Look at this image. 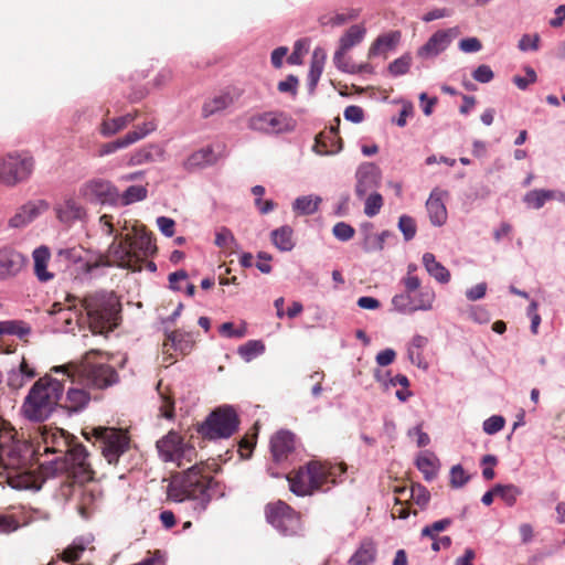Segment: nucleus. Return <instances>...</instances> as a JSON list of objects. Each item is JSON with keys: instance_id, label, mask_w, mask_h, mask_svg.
<instances>
[{"instance_id": "1", "label": "nucleus", "mask_w": 565, "mask_h": 565, "mask_svg": "<svg viewBox=\"0 0 565 565\" xmlns=\"http://www.w3.org/2000/svg\"><path fill=\"white\" fill-rule=\"evenodd\" d=\"M42 445L39 446L44 454H60L53 463L54 471L65 473L81 482L90 481L94 471L88 462V452L81 444L74 443V437L60 428L44 427L41 431Z\"/></svg>"}, {"instance_id": "2", "label": "nucleus", "mask_w": 565, "mask_h": 565, "mask_svg": "<svg viewBox=\"0 0 565 565\" xmlns=\"http://www.w3.org/2000/svg\"><path fill=\"white\" fill-rule=\"evenodd\" d=\"M204 471L205 465L200 462L174 476L168 486V498L174 502L195 501L194 510L203 512L211 501L209 491L213 480Z\"/></svg>"}, {"instance_id": "3", "label": "nucleus", "mask_w": 565, "mask_h": 565, "mask_svg": "<svg viewBox=\"0 0 565 565\" xmlns=\"http://www.w3.org/2000/svg\"><path fill=\"white\" fill-rule=\"evenodd\" d=\"M85 316L75 313L76 323L82 321L88 323L93 333H105L114 330L120 319V302L114 292L98 291L85 296L81 301Z\"/></svg>"}, {"instance_id": "4", "label": "nucleus", "mask_w": 565, "mask_h": 565, "mask_svg": "<svg viewBox=\"0 0 565 565\" xmlns=\"http://www.w3.org/2000/svg\"><path fill=\"white\" fill-rule=\"evenodd\" d=\"M63 392L64 386L58 380L49 375L39 379L25 396L21 414L30 422L46 420L57 407Z\"/></svg>"}, {"instance_id": "5", "label": "nucleus", "mask_w": 565, "mask_h": 565, "mask_svg": "<svg viewBox=\"0 0 565 565\" xmlns=\"http://www.w3.org/2000/svg\"><path fill=\"white\" fill-rule=\"evenodd\" d=\"M344 471L341 465L311 461L288 478L290 490L297 495H310L315 491L324 490V486L329 483H335L338 476Z\"/></svg>"}, {"instance_id": "6", "label": "nucleus", "mask_w": 565, "mask_h": 565, "mask_svg": "<svg viewBox=\"0 0 565 565\" xmlns=\"http://www.w3.org/2000/svg\"><path fill=\"white\" fill-rule=\"evenodd\" d=\"M55 372H64L73 382L89 387L104 388L117 381L116 372L105 364H93L88 361L54 366Z\"/></svg>"}, {"instance_id": "7", "label": "nucleus", "mask_w": 565, "mask_h": 565, "mask_svg": "<svg viewBox=\"0 0 565 565\" xmlns=\"http://www.w3.org/2000/svg\"><path fill=\"white\" fill-rule=\"evenodd\" d=\"M92 435L98 443L103 457L110 465H116L119 458L130 448V438L128 433L114 427H93L85 437L89 439Z\"/></svg>"}, {"instance_id": "8", "label": "nucleus", "mask_w": 565, "mask_h": 565, "mask_svg": "<svg viewBox=\"0 0 565 565\" xmlns=\"http://www.w3.org/2000/svg\"><path fill=\"white\" fill-rule=\"evenodd\" d=\"M13 429H0V469L17 471L26 466L31 447L18 439Z\"/></svg>"}, {"instance_id": "9", "label": "nucleus", "mask_w": 565, "mask_h": 565, "mask_svg": "<svg viewBox=\"0 0 565 565\" xmlns=\"http://www.w3.org/2000/svg\"><path fill=\"white\" fill-rule=\"evenodd\" d=\"M137 258H132L129 250V237H121L110 244L107 254L99 255L95 260L85 263V270L92 273L98 267L118 266L121 268L131 269L132 271H140V266L137 265Z\"/></svg>"}, {"instance_id": "10", "label": "nucleus", "mask_w": 565, "mask_h": 565, "mask_svg": "<svg viewBox=\"0 0 565 565\" xmlns=\"http://www.w3.org/2000/svg\"><path fill=\"white\" fill-rule=\"evenodd\" d=\"M238 417L231 406H223L212 412L200 425L199 433L209 439L231 437L238 427Z\"/></svg>"}, {"instance_id": "11", "label": "nucleus", "mask_w": 565, "mask_h": 565, "mask_svg": "<svg viewBox=\"0 0 565 565\" xmlns=\"http://www.w3.org/2000/svg\"><path fill=\"white\" fill-rule=\"evenodd\" d=\"M34 170V159L28 152H10L0 160V182L13 186L26 181Z\"/></svg>"}, {"instance_id": "12", "label": "nucleus", "mask_w": 565, "mask_h": 565, "mask_svg": "<svg viewBox=\"0 0 565 565\" xmlns=\"http://www.w3.org/2000/svg\"><path fill=\"white\" fill-rule=\"evenodd\" d=\"M247 127L260 134L280 135L295 130L296 120L284 111L270 110L249 116Z\"/></svg>"}, {"instance_id": "13", "label": "nucleus", "mask_w": 565, "mask_h": 565, "mask_svg": "<svg viewBox=\"0 0 565 565\" xmlns=\"http://www.w3.org/2000/svg\"><path fill=\"white\" fill-rule=\"evenodd\" d=\"M157 450L160 458L166 462H175L178 467H183L196 459L195 448L182 440V437L175 431H169L164 437L157 441Z\"/></svg>"}, {"instance_id": "14", "label": "nucleus", "mask_w": 565, "mask_h": 565, "mask_svg": "<svg viewBox=\"0 0 565 565\" xmlns=\"http://www.w3.org/2000/svg\"><path fill=\"white\" fill-rule=\"evenodd\" d=\"M266 519L284 535H295L300 530V519L285 502L278 501L266 507Z\"/></svg>"}, {"instance_id": "15", "label": "nucleus", "mask_w": 565, "mask_h": 565, "mask_svg": "<svg viewBox=\"0 0 565 565\" xmlns=\"http://www.w3.org/2000/svg\"><path fill=\"white\" fill-rule=\"evenodd\" d=\"M79 194L89 202L117 205L119 203L118 189L107 180L94 179L87 181L79 189Z\"/></svg>"}, {"instance_id": "16", "label": "nucleus", "mask_w": 565, "mask_h": 565, "mask_svg": "<svg viewBox=\"0 0 565 565\" xmlns=\"http://www.w3.org/2000/svg\"><path fill=\"white\" fill-rule=\"evenodd\" d=\"M71 479L73 482L62 484L60 493L66 500L71 498L77 499V511L84 519H87L94 510L96 497L93 490L84 487V483L87 481L81 482L74 478Z\"/></svg>"}, {"instance_id": "17", "label": "nucleus", "mask_w": 565, "mask_h": 565, "mask_svg": "<svg viewBox=\"0 0 565 565\" xmlns=\"http://www.w3.org/2000/svg\"><path fill=\"white\" fill-rule=\"evenodd\" d=\"M132 234H126L129 237V250L132 258H137V265L140 266V271L143 268V262L152 256L157 247L152 242L151 234L148 233L143 227L139 228L135 226Z\"/></svg>"}, {"instance_id": "18", "label": "nucleus", "mask_w": 565, "mask_h": 565, "mask_svg": "<svg viewBox=\"0 0 565 565\" xmlns=\"http://www.w3.org/2000/svg\"><path fill=\"white\" fill-rule=\"evenodd\" d=\"M455 29L438 30L428 41L418 49L417 55L420 58H433L443 53L451 43Z\"/></svg>"}, {"instance_id": "19", "label": "nucleus", "mask_w": 565, "mask_h": 565, "mask_svg": "<svg viewBox=\"0 0 565 565\" xmlns=\"http://www.w3.org/2000/svg\"><path fill=\"white\" fill-rule=\"evenodd\" d=\"M381 182V173L373 163H366L356 171L355 194L359 198L365 196L370 191L379 188Z\"/></svg>"}, {"instance_id": "20", "label": "nucleus", "mask_w": 565, "mask_h": 565, "mask_svg": "<svg viewBox=\"0 0 565 565\" xmlns=\"http://www.w3.org/2000/svg\"><path fill=\"white\" fill-rule=\"evenodd\" d=\"M47 210L49 203L44 200L29 201L18 209L9 220V226L13 228L23 227Z\"/></svg>"}, {"instance_id": "21", "label": "nucleus", "mask_w": 565, "mask_h": 565, "mask_svg": "<svg viewBox=\"0 0 565 565\" xmlns=\"http://www.w3.org/2000/svg\"><path fill=\"white\" fill-rule=\"evenodd\" d=\"M295 448V435L288 430H279L270 439V452L276 462L286 461Z\"/></svg>"}, {"instance_id": "22", "label": "nucleus", "mask_w": 565, "mask_h": 565, "mask_svg": "<svg viewBox=\"0 0 565 565\" xmlns=\"http://www.w3.org/2000/svg\"><path fill=\"white\" fill-rule=\"evenodd\" d=\"M338 126L330 127L321 131L316 137L313 149L319 154H334L342 149V139L339 136L340 119L337 118Z\"/></svg>"}, {"instance_id": "23", "label": "nucleus", "mask_w": 565, "mask_h": 565, "mask_svg": "<svg viewBox=\"0 0 565 565\" xmlns=\"http://www.w3.org/2000/svg\"><path fill=\"white\" fill-rule=\"evenodd\" d=\"M447 192L438 188H435L426 202V209L429 215V220L433 225L441 226L447 221V209L445 205V198Z\"/></svg>"}, {"instance_id": "24", "label": "nucleus", "mask_w": 565, "mask_h": 565, "mask_svg": "<svg viewBox=\"0 0 565 565\" xmlns=\"http://www.w3.org/2000/svg\"><path fill=\"white\" fill-rule=\"evenodd\" d=\"M24 256L15 249L4 246L0 248V278L17 275L24 266Z\"/></svg>"}, {"instance_id": "25", "label": "nucleus", "mask_w": 565, "mask_h": 565, "mask_svg": "<svg viewBox=\"0 0 565 565\" xmlns=\"http://www.w3.org/2000/svg\"><path fill=\"white\" fill-rule=\"evenodd\" d=\"M26 331H22L15 322H0V335H6L1 339V343L4 347L1 353H15L18 350V343L15 341H24Z\"/></svg>"}, {"instance_id": "26", "label": "nucleus", "mask_w": 565, "mask_h": 565, "mask_svg": "<svg viewBox=\"0 0 565 565\" xmlns=\"http://www.w3.org/2000/svg\"><path fill=\"white\" fill-rule=\"evenodd\" d=\"M56 217L64 224L71 225L86 217V210L75 200L67 199L55 207Z\"/></svg>"}, {"instance_id": "27", "label": "nucleus", "mask_w": 565, "mask_h": 565, "mask_svg": "<svg viewBox=\"0 0 565 565\" xmlns=\"http://www.w3.org/2000/svg\"><path fill=\"white\" fill-rule=\"evenodd\" d=\"M34 262V275L41 282L51 281L54 278V273L47 269L51 259V253L47 246H40L32 253Z\"/></svg>"}, {"instance_id": "28", "label": "nucleus", "mask_w": 565, "mask_h": 565, "mask_svg": "<svg viewBox=\"0 0 565 565\" xmlns=\"http://www.w3.org/2000/svg\"><path fill=\"white\" fill-rule=\"evenodd\" d=\"M365 28L362 25L355 24L350 26L347 32L340 39V47L334 54V61L340 65V57L344 56L347 51H349L352 46L359 44L364 35Z\"/></svg>"}, {"instance_id": "29", "label": "nucleus", "mask_w": 565, "mask_h": 565, "mask_svg": "<svg viewBox=\"0 0 565 565\" xmlns=\"http://www.w3.org/2000/svg\"><path fill=\"white\" fill-rule=\"evenodd\" d=\"M35 370L28 364V362L22 359L18 369H12L8 373L7 384L13 388H21L29 380L35 376Z\"/></svg>"}, {"instance_id": "30", "label": "nucleus", "mask_w": 565, "mask_h": 565, "mask_svg": "<svg viewBox=\"0 0 565 565\" xmlns=\"http://www.w3.org/2000/svg\"><path fill=\"white\" fill-rule=\"evenodd\" d=\"M376 546L370 541H363L354 554L350 557L349 565H372L376 561Z\"/></svg>"}, {"instance_id": "31", "label": "nucleus", "mask_w": 565, "mask_h": 565, "mask_svg": "<svg viewBox=\"0 0 565 565\" xmlns=\"http://www.w3.org/2000/svg\"><path fill=\"white\" fill-rule=\"evenodd\" d=\"M423 265L427 273L440 284H447L450 280L449 270L431 253L423 255Z\"/></svg>"}, {"instance_id": "32", "label": "nucleus", "mask_w": 565, "mask_h": 565, "mask_svg": "<svg viewBox=\"0 0 565 565\" xmlns=\"http://www.w3.org/2000/svg\"><path fill=\"white\" fill-rule=\"evenodd\" d=\"M82 248L71 247L58 249L54 257L53 266L61 271L67 270L71 265L82 260Z\"/></svg>"}, {"instance_id": "33", "label": "nucleus", "mask_w": 565, "mask_h": 565, "mask_svg": "<svg viewBox=\"0 0 565 565\" xmlns=\"http://www.w3.org/2000/svg\"><path fill=\"white\" fill-rule=\"evenodd\" d=\"M162 156L163 150L159 146L148 145L131 153L128 160V164L140 166L148 162H153L157 158H161Z\"/></svg>"}, {"instance_id": "34", "label": "nucleus", "mask_w": 565, "mask_h": 565, "mask_svg": "<svg viewBox=\"0 0 565 565\" xmlns=\"http://www.w3.org/2000/svg\"><path fill=\"white\" fill-rule=\"evenodd\" d=\"M90 399L89 394L82 388H70L66 393V397L63 407L70 412H81L84 409Z\"/></svg>"}, {"instance_id": "35", "label": "nucleus", "mask_w": 565, "mask_h": 565, "mask_svg": "<svg viewBox=\"0 0 565 565\" xmlns=\"http://www.w3.org/2000/svg\"><path fill=\"white\" fill-rule=\"evenodd\" d=\"M399 32H391L380 35L370 46L369 57H374L393 50L399 41Z\"/></svg>"}, {"instance_id": "36", "label": "nucleus", "mask_w": 565, "mask_h": 565, "mask_svg": "<svg viewBox=\"0 0 565 565\" xmlns=\"http://www.w3.org/2000/svg\"><path fill=\"white\" fill-rule=\"evenodd\" d=\"M234 103V98L230 93H221L209 98L203 107L202 114L204 117H210L215 113L222 111Z\"/></svg>"}, {"instance_id": "37", "label": "nucleus", "mask_w": 565, "mask_h": 565, "mask_svg": "<svg viewBox=\"0 0 565 565\" xmlns=\"http://www.w3.org/2000/svg\"><path fill=\"white\" fill-rule=\"evenodd\" d=\"M273 244L281 252H289L295 246L294 231L290 226L284 225L271 232Z\"/></svg>"}, {"instance_id": "38", "label": "nucleus", "mask_w": 565, "mask_h": 565, "mask_svg": "<svg viewBox=\"0 0 565 565\" xmlns=\"http://www.w3.org/2000/svg\"><path fill=\"white\" fill-rule=\"evenodd\" d=\"M132 122L131 116H119L111 119H104L99 127V132L104 137H111L116 135L117 132L124 130L128 125Z\"/></svg>"}, {"instance_id": "39", "label": "nucleus", "mask_w": 565, "mask_h": 565, "mask_svg": "<svg viewBox=\"0 0 565 565\" xmlns=\"http://www.w3.org/2000/svg\"><path fill=\"white\" fill-rule=\"evenodd\" d=\"M216 157L211 147L202 148L193 152L186 160L185 166L188 169L201 168L206 164L214 163Z\"/></svg>"}, {"instance_id": "40", "label": "nucleus", "mask_w": 565, "mask_h": 565, "mask_svg": "<svg viewBox=\"0 0 565 565\" xmlns=\"http://www.w3.org/2000/svg\"><path fill=\"white\" fill-rule=\"evenodd\" d=\"M553 199H557V192L553 190H532L524 195V202L536 210Z\"/></svg>"}, {"instance_id": "41", "label": "nucleus", "mask_w": 565, "mask_h": 565, "mask_svg": "<svg viewBox=\"0 0 565 565\" xmlns=\"http://www.w3.org/2000/svg\"><path fill=\"white\" fill-rule=\"evenodd\" d=\"M326 54L322 49H316L312 53V58L310 63V70H309V81L310 85L315 87L320 79V76L323 71Z\"/></svg>"}, {"instance_id": "42", "label": "nucleus", "mask_w": 565, "mask_h": 565, "mask_svg": "<svg viewBox=\"0 0 565 565\" xmlns=\"http://www.w3.org/2000/svg\"><path fill=\"white\" fill-rule=\"evenodd\" d=\"M416 466L424 473L426 480H431L437 475V460L431 454H420L417 457Z\"/></svg>"}, {"instance_id": "43", "label": "nucleus", "mask_w": 565, "mask_h": 565, "mask_svg": "<svg viewBox=\"0 0 565 565\" xmlns=\"http://www.w3.org/2000/svg\"><path fill=\"white\" fill-rule=\"evenodd\" d=\"M157 129V121L154 119L147 120L141 125L135 127L134 130L127 132L125 135L126 140L129 146L146 138L149 134L153 132Z\"/></svg>"}, {"instance_id": "44", "label": "nucleus", "mask_w": 565, "mask_h": 565, "mask_svg": "<svg viewBox=\"0 0 565 565\" xmlns=\"http://www.w3.org/2000/svg\"><path fill=\"white\" fill-rule=\"evenodd\" d=\"M157 129V121L154 119L147 120L141 125L135 127L134 130L127 132L125 135L126 140L129 146L146 138L149 134L153 132Z\"/></svg>"}, {"instance_id": "45", "label": "nucleus", "mask_w": 565, "mask_h": 565, "mask_svg": "<svg viewBox=\"0 0 565 565\" xmlns=\"http://www.w3.org/2000/svg\"><path fill=\"white\" fill-rule=\"evenodd\" d=\"M148 190L143 185H130L122 194H119L121 205H130L147 198Z\"/></svg>"}, {"instance_id": "46", "label": "nucleus", "mask_w": 565, "mask_h": 565, "mask_svg": "<svg viewBox=\"0 0 565 565\" xmlns=\"http://www.w3.org/2000/svg\"><path fill=\"white\" fill-rule=\"evenodd\" d=\"M359 17V10L350 9L348 12L322 15L319 21L321 25L339 26Z\"/></svg>"}, {"instance_id": "47", "label": "nucleus", "mask_w": 565, "mask_h": 565, "mask_svg": "<svg viewBox=\"0 0 565 565\" xmlns=\"http://www.w3.org/2000/svg\"><path fill=\"white\" fill-rule=\"evenodd\" d=\"M495 491L508 507H513L522 494V490L515 484H497Z\"/></svg>"}, {"instance_id": "48", "label": "nucleus", "mask_w": 565, "mask_h": 565, "mask_svg": "<svg viewBox=\"0 0 565 565\" xmlns=\"http://www.w3.org/2000/svg\"><path fill=\"white\" fill-rule=\"evenodd\" d=\"M320 202L319 196H301L294 202V210L302 215H310L317 212Z\"/></svg>"}, {"instance_id": "49", "label": "nucleus", "mask_w": 565, "mask_h": 565, "mask_svg": "<svg viewBox=\"0 0 565 565\" xmlns=\"http://www.w3.org/2000/svg\"><path fill=\"white\" fill-rule=\"evenodd\" d=\"M417 295L414 298V309L417 310H430L435 300V292L430 288H423L417 290Z\"/></svg>"}, {"instance_id": "50", "label": "nucleus", "mask_w": 565, "mask_h": 565, "mask_svg": "<svg viewBox=\"0 0 565 565\" xmlns=\"http://www.w3.org/2000/svg\"><path fill=\"white\" fill-rule=\"evenodd\" d=\"M414 292L415 291H408L405 289L404 292L393 297L392 305L401 312H414V298L412 296Z\"/></svg>"}, {"instance_id": "51", "label": "nucleus", "mask_w": 565, "mask_h": 565, "mask_svg": "<svg viewBox=\"0 0 565 565\" xmlns=\"http://www.w3.org/2000/svg\"><path fill=\"white\" fill-rule=\"evenodd\" d=\"M383 236H391L388 231L381 234H366L363 241V249L367 253L381 252L383 249Z\"/></svg>"}, {"instance_id": "52", "label": "nucleus", "mask_w": 565, "mask_h": 565, "mask_svg": "<svg viewBox=\"0 0 565 565\" xmlns=\"http://www.w3.org/2000/svg\"><path fill=\"white\" fill-rule=\"evenodd\" d=\"M384 200L383 196L377 192H372L365 199L364 213L369 217H373L377 215L383 206Z\"/></svg>"}, {"instance_id": "53", "label": "nucleus", "mask_w": 565, "mask_h": 565, "mask_svg": "<svg viewBox=\"0 0 565 565\" xmlns=\"http://www.w3.org/2000/svg\"><path fill=\"white\" fill-rule=\"evenodd\" d=\"M86 550V545L83 540H75L62 553V559L67 563L77 561L82 553Z\"/></svg>"}, {"instance_id": "54", "label": "nucleus", "mask_w": 565, "mask_h": 565, "mask_svg": "<svg viewBox=\"0 0 565 565\" xmlns=\"http://www.w3.org/2000/svg\"><path fill=\"white\" fill-rule=\"evenodd\" d=\"M412 58L409 55H403L388 65V72L394 76L404 75L409 71Z\"/></svg>"}, {"instance_id": "55", "label": "nucleus", "mask_w": 565, "mask_h": 565, "mask_svg": "<svg viewBox=\"0 0 565 565\" xmlns=\"http://www.w3.org/2000/svg\"><path fill=\"white\" fill-rule=\"evenodd\" d=\"M214 243L220 248L231 249L232 246L236 244V241L233 233L228 228L222 227L220 231H217Z\"/></svg>"}, {"instance_id": "56", "label": "nucleus", "mask_w": 565, "mask_h": 565, "mask_svg": "<svg viewBox=\"0 0 565 565\" xmlns=\"http://www.w3.org/2000/svg\"><path fill=\"white\" fill-rule=\"evenodd\" d=\"M417 266L415 264H409L407 266V274L402 279L404 288L407 289L408 291H416L420 288V279L416 275H414Z\"/></svg>"}, {"instance_id": "57", "label": "nucleus", "mask_w": 565, "mask_h": 565, "mask_svg": "<svg viewBox=\"0 0 565 565\" xmlns=\"http://www.w3.org/2000/svg\"><path fill=\"white\" fill-rule=\"evenodd\" d=\"M332 234L342 242L350 241L355 235V230L345 222H338L333 228Z\"/></svg>"}, {"instance_id": "58", "label": "nucleus", "mask_w": 565, "mask_h": 565, "mask_svg": "<svg viewBox=\"0 0 565 565\" xmlns=\"http://www.w3.org/2000/svg\"><path fill=\"white\" fill-rule=\"evenodd\" d=\"M398 228L406 241H411L416 234V223L413 217L402 215L398 220Z\"/></svg>"}, {"instance_id": "59", "label": "nucleus", "mask_w": 565, "mask_h": 565, "mask_svg": "<svg viewBox=\"0 0 565 565\" xmlns=\"http://www.w3.org/2000/svg\"><path fill=\"white\" fill-rule=\"evenodd\" d=\"M161 383L158 384L157 390L161 398V405L159 407L160 414L167 419H172L174 416V402L164 393L160 391Z\"/></svg>"}, {"instance_id": "60", "label": "nucleus", "mask_w": 565, "mask_h": 565, "mask_svg": "<svg viewBox=\"0 0 565 565\" xmlns=\"http://www.w3.org/2000/svg\"><path fill=\"white\" fill-rule=\"evenodd\" d=\"M127 147H129V143L124 136L114 141L103 143L99 147L98 156L104 157V156L110 154L119 149L127 148Z\"/></svg>"}, {"instance_id": "61", "label": "nucleus", "mask_w": 565, "mask_h": 565, "mask_svg": "<svg viewBox=\"0 0 565 565\" xmlns=\"http://www.w3.org/2000/svg\"><path fill=\"white\" fill-rule=\"evenodd\" d=\"M411 498L415 501L417 505L424 508L428 503L430 494L425 487L420 484H414L411 488Z\"/></svg>"}, {"instance_id": "62", "label": "nucleus", "mask_w": 565, "mask_h": 565, "mask_svg": "<svg viewBox=\"0 0 565 565\" xmlns=\"http://www.w3.org/2000/svg\"><path fill=\"white\" fill-rule=\"evenodd\" d=\"M524 71L526 74L525 77L515 75V76H513V79H512L513 83L518 86V88H520L522 90L526 89L530 84L535 83L537 79L534 68H532L531 66H526L524 68Z\"/></svg>"}, {"instance_id": "63", "label": "nucleus", "mask_w": 565, "mask_h": 565, "mask_svg": "<svg viewBox=\"0 0 565 565\" xmlns=\"http://www.w3.org/2000/svg\"><path fill=\"white\" fill-rule=\"evenodd\" d=\"M505 424V419L502 416L493 415L483 422V430L488 435H494L500 431Z\"/></svg>"}, {"instance_id": "64", "label": "nucleus", "mask_w": 565, "mask_h": 565, "mask_svg": "<svg viewBox=\"0 0 565 565\" xmlns=\"http://www.w3.org/2000/svg\"><path fill=\"white\" fill-rule=\"evenodd\" d=\"M469 480V476L466 473L460 465H456L450 470V483L454 488H460L466 484Z\"/></svg>"}]
</instances>
